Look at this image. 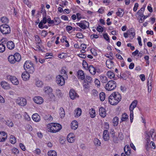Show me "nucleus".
I'll list each match as a JSON object with an SVG mask.
<instances>
[{"label": "nucleus", "instance_id": "obj_18", "mask_svg": "<svg viewBox=\"0 0 156 156\" xmlns=\"http://www.w3.org/2000/svg\"><path fill=\"white\" fill-rule=\"evenodd\" d=\"M126 146L124 148V151L125 152V154L124 153H122L121 154V156H126L125 154L127 155H129L130 154V150L129 149V148L128 146H127V148H126Z\"/></svg>", "mask_w": 156, "mask_h": 156}, {"label": "nucleus", "instance_id": "obj_61", "mask_svg": "<svg viewBox=\"0 0 156 156\" xmlns=\"http://www.w3.org/2000/svg\"><path fill=\"white\" fill-rule=\"evenodd\" d=\"M47 33L46 31L43 30L41 32V35L42 36L45 37L47 35Z\"/></svg>", "mask_w": 156, "mask_h": 156}, {"label": "nucleus", "instance_id": "obj_1", "mask_svg": "<svg viewBox=\"0 0 156 156\" xmlns=\"http://www.w3.org/2000/svg\"><path fill=\"white\" fill-rule=\"evenodd\" d=\"M108 102L112 105L118 104L121 99V96L118 92L112 93L108 97Z\"/></svg>", "mask_w": 156, "mask_h": 156}, {"label": "nucleus", "instance_id": "obj_30", "mask_svg": "<svg viewBox=\"0 0 156 156\" xmlns=\"http://www.w3.org/2000/svg\"><path fill=\"white\" fill-rule=\"evenodd\" d=\"M14 56V58L15 59V61L16 62H19V61L21 59V56L18 53H15L14 55H13Z\"/></svg>", "mask_w": 156, "mask_h": 156}, {"label": "nucleus", "instance_id": "obj_38", "mask_svg": "<svg viewBox=\"0 0 156 156\" xmlns=\"http://www.w3.org/2000/svg\"><path fill=\"white\" fill-rule=\"evenodd\" d=\"M48 155L49 156H57V154L56 151L51 150L48 152Z\"/></svg>", "mask_w": 156, "mask_h": 156}, {"label": "nucleus", "instance_id": "obj_62", "mask_svg": "<svg viewBox=\"0 0 156 156\" xmlns=\"http://www.w3.org/2000/svg\"><path fill=\"white\" fill-rule=\"evenodd\" d=\"M138 3H137L135 4V5L133 9V10L134 11L136 12L137 10L138 7Z\"/></svg>", "mask_w": 156, "mask_h": 156}, {"label": "nucleus", "instance_id": "obj_16", "mask_svg": "<svg viewBox=\"0 0 156 156\" xmlns=\"http://www.w3.org/2000/svg\"><path fill=\"white\" fill-rule=\"evenodd\" d=\"M107 67L109 69H111L114 66V63L110 60H107L106 62Z\"/></svg>", "mask_w": 156, "mask_h": 156}, {"label": "nucleus", "instance_id": "obj_56", "mask_svg": "<svg viewBox=\"0 0 156 156\" xmlns=\"http://www.w3.org/2000/svg\"><path fill=\"white\" fill-rule=\"evenodd\" d=\"M76 37L79 38H83V35L81 33H78L76 34Z\"/></svg>", "mask_w": 156, "mask_h": 156}, {"label": "nucleus", "instance_id": "obj_14", "mask_svg": "<svg viewBox=\"0 0 156 156\" xmlns=\"http://www.w3.org/2000/svg\"><path fill=\"white\" fill-rule=\"evenodd\" d=\"M99 114L102 117H105L106 116V112L105 109L103 107L100 108L99 109Z\"/></svg>", "mask_w": 156, "mask_h": 156}, {"label": "nucleus", "instance_id": "obj_2", "mask_svg": "<svg viewBox=\"0 0 156 156\" xmlns=\"http://www.w3.org/2000/svg\"><path fill=\"white\" fill-rule=\"evenodd\" d=\"M23 67L26 71L30 73H33L35 70L34 64L30 61H26Z\"/></svg>", "mask_w": 156, "mask_h": 156}, {"label": "nucleus", "instance_id": "obj_5", "mask_svg": "<svg viewBox=\"0 0 156 156\" xmlns=\"http://www.w3.org/2000/svg\"><path fill=\"white\" fill-rule=\"evenodd\" d=\"M137 101L136 100L134 101L130 104L129 106V111H130V122H132L133 121V110L136 106Z\"/></svg>", "mask_w": 156, "mask_h": 156}, {"label": "nucleus", "instance_id": "obj_60", "mask_svg": "<svg viewBox=\"0 0 156 156\" xmlns=\"http://www.w3.org/2000/svg\"><path fill=\"white\" fill-rule=\"evenodd\" d=\"M12 151L13 153L16 154H18L19 153V150L16 148H13L12 150Z\"/></svg>", "mask_w": 156, "mask_h": 156}, {"label": "nucleus", "instance_id": "obj_31", "mask_svg": "<svg viewBox=\"0 0 156 156\" xmlns=\"http://www.w3.org/2000/svg\"><path fill=\"white\" fill-rule=\"evenodd\" d=\"M8 59L9 61L11 63L14 64L16 62L14 56L13 55H9L8 58Z\"/></svg>", "mask_w": 156, "mask_h": 156}, {"label": "nucleus", "instance_id": "obj_24", "mask_svg": "<svg viewBox=\"0 0 156 156\" xmlns=\"http://www.w3.org/2000/svg\"><path fill=\"white\" fill-rule=\"evenodd\" d=\"M1 85L2 87L5 89H9L10 88V87L9 84L6 82L2 81L1 83Z\"/></svg>", "mask_w": 156, "mask_h": 156}, {"label": "nucleus", "instance_id": "obj_7", "mask_svg": "<svg viewBox=\"0 0 156 156\" xmlns=\"http://www.w3.org/2000/svg\"><path fill=\"white\" fill-rule=\"evenodd\" d=\"M63 76H64V75L62 76L59 75L56 77L57 83L61 86L64 85L65 83L64 78Z\"/></svg>", "mask_w": 156, "mask_h": 156}, {"label": "nucleus", "instance_id": "obj_41", "mask_svg": "<svg viewBox=\"0 0 156 156\" xmlns=\"http://www.w3.org/2000/svg\"><path fill=\"white\" fill-rule=\"evenodd\" d=\"M119 119L118 117H115L112 120L114 126H117L118 125Z\"/></svg>", "mask_w": 156, "mask_h": 156}, {"label": "nucleus", "instance_id": "obj_3", "mask_svg": "<svg viewBox=\"0 0 156 156\" xmlns=\"http://www.w3.org/2000/svg\"><path fill=\"white\" fill-rule=\"evenodd\" d=\"M50 129H48V131L53 133H55L62 128V126L58 123H52L50 125Z\"/></svg>", "mask_w": 156, "mask_h": 156}, {"label": "nucleus", "instance_id": "obj_48", "mask_svg": "<svg viewBox=\"0 0 156 156\" xmlns=\"http://www.w3.org/2000/svg\"><path fill=\"white\" fill-rule=\"evenodd\" d=\"M101 80L102 83H106L108 81L107 77L105 76H102L101 77Z\"/></svg>", "mask_w": 156, "mask_h": 156}, {"label": "nucleus", "instance_id": "obj_15", "mask_svg": "<svg viewBox=\"0 0 156 156\" xmlns=\"http://www.w3.org/2000/svg\"><path fill=\"white\" fill-rule=\"evenodd\" d=\"M6 134L4 132L0 133V141L3 142L6 139Z\"/></svg>", "mask_w": 156, "mask_h": 156}, {"label": "nucleus", "instance_id": "obj_49", "mask_svg": "<svg viewBox=\"0 0 156 156\" xmlns=\"http://www.w3.org/2000/svg\"><path fill=\"white\" fill-rule=\"evenodd\" d=\"M5 50V46L2 44H0V52H3Z\"/></svg>", "mask_w": 156, "mask_h": 156}, {"label": "nucleus", "instance_id": "obj_58", "mask_svg": "<svg viewBox=\"0 0 156 156\" xmlns=\"http://www.w3.org/2000/svg\"><path fill=\"white\" fill-rule=\"evenodd\" d=\"M103 37H104V38L107 41H108V42H109L110 39H109V37L108 36L107 33H105V34H104Z\"/></svg>", "mask_w": 156, "mask_h": 156}, {"label": "nucleus", "instance_id": "obj_36", "mask_svg": "<svg viewBox=\"0 0 156 156\" xmlns=\"http://www.w3.org/2000/svg\"><path fill=\"white\" fill-rule=\"evenodd\" d=\"M90 117L92 118H94L95 116V112L94 109L92 108L90 110Z\"/></svg>", "mask_w": 156, "mask_h": 156}, {"label": "nucleus", "instance_id": "obj_8", "mask_svg": "<svg viewBox=\"0 0 156 156\" xmlns=\"http://www.w3.org/2000/svg\"><path fill=\"white\" fill-rule=\"evenodd\" d=\"M76 24L84 30L89 27V23L85 20L81 21L80 23H76Z\"/></svg>", "mask_w": 156, "mask_h": 156}, {"label": "nucleus", "instance_id": "obj_19", "mask_svg": "<svg viewBox=\"0 0 156 156\" xmlns=\"http://www.w3.org/2000/svg\"><path fill=\"white\" fill-rule=\"evenodd\" d=\"M29 73H30L28 72H24L23 73L21 76L23 79L25 81L27 80H28L30 76Z\"/></svg>", "mask_w": 156, "mask_h": 156}, {"label": "nucleus", "instance_id": "obj_28", "mask_svg": "<svg viewBox=\"0 0 156 156\" xmlns=\"http://www.w3.org/2000/svg\"><path fill=\"white\" fill-rule=\"evenodd\" d=\"M81 109L78 108L75 110L74 114L76 115V116L78 117L81 114Z\"/></svg>", "mask_w": 156, "mask_h": 156}, {"label": "nucleus", "instance_id": "obj_4", "mask_svg": "<svg viewBox=\"0 0 156 156\" xmlns=\"http://www.w3.org/2000/svg\"><path fill=\"white\" fill-rule=\"evenodd\" d=\"M116 83L113 80H110L106 84L105 89L108 91H111L115 89L116 87Z\"/></svg>", "mask_w": 156, "mask_h": 156}, {"label": "nucleus", "instance_id": "obj_32", "mask_svg": "<svg viewBox=\"0 0 156 156\" xmlns=\"http://www.w3.org/2000/svg\"><path fill=\"white\" fill-rule=\"evenodd\" d=\"M44 91L46 94H49L52 92V90L51 87L48 86L45 87Z\"/></svg>", "mask_w": 156, "mask_h": 156}, {"label": "nucleus", "instance_id": "obj_23", "mask_svg": "<svg viewBox=\"0 0 156 156\" xmlns=\"http://www.w3.org/2000/svg\"><path fill=\"white\" fill-rule=\"evenodd\" d=\"M145 134V140L146 141L147 145L148 146L149 145L150 141V136L149 135V133L147 131H146Z\"/></svg>", "mask_w": 156, "mask_h": 156}, {"label": "nucleus", "instance_id": "obj_50", "mask_svg": "<svg viewBox=\"0 0 156 156\" xmlns=\"http://www.w3.org/2000/svg\"><path fill=\"white\" fill-rule=\"evenodd\" d=\"M61 74L62 75H64V76L65 78H68V76L67 75V72L66 70L63 68H62L61 70Z\"/></svg>", "mask_w": 156, "mask_h": 156}, {"label": "nucleus", "instance_id": "obj_12", "mask_svg": "<svg viewBox=\"0 0 156 156\" xmlns=\"http://www.w3.org/2000/svg\"><path fill=\"white\" fill-rule=\"evenodd\" d=\"M33 101L36 103L38 104H41L44 101L43 98L40 97H35L33 98Z\"/></svg>", "mask_w": 156, "mask_h": 156}, {"label": "nucleus", "instance_id": "obj_46", "mask_svg": "<svg viewBox=\"0 0 156 156\" xmlns=\"http://www.w3.org/2000/svg\"><path fill=\"white\" fill-rule=\"evenodd\" d=\"M35 40L38 44H40L42 43L40 37L38 35L35 36Z\"/></svg>", "mask_w": 156, "mask_h": 156}, {"label": "nucleus", "instance_id": "obj_39", "mask_svg": "<svg viewBox=\"0 0 156 156\" xmlns=\"http://www.w3.org/2000/svg\"><path fill=\"white\" fill-rule=\"evenodd\" d=\"M107 75L108 77L111 79L115 77V75L114 73L111 71H108L107 73Z\"/></svg>", "mask_w": 156, "mask_h": 156}, {"label": "nucleus", "instance_id": "obj_34", "mask_svg": "<svg viewBox=\"0 0 156 156\" xmlns=\"http://www.w3.org/2000/svg\"><path fill=\"white\" fill-rule=\"evenodd\" d=\"M84 81H86L89 83L91 84V83L93 81L92 78L89 76H86L85 78L84 79Z\"/></svg>", "mask_w": 156, "mask_h": 156}, {"label": "nucleus", "instance_id": "obj_54", "mask_svg": "<svg viewBox=\"0 0 156 156\" xmlns=\"http://www.w3.org/2000/svg\"><path fill=\"white\" fill-rule=\"evenodd\" d=\"M66 56V55L65 53H62L61 54H59L58 55V57L60 58H63Z\"/></svg>", "mask_w": 156, "mask_h": 156}, {"label": "nucleus", "instance_id": "obj_22", "mask_svg": "<svg viewBox=\"0 0 156 156\" xmlns=\"http://www.w3.org/2000/svg\"><path fill=\"white\" fill-rule=\"evenodd\" d=\"M32 119L36 122H38L40 120V117L37 113L34 114L32 116Z\"/></svg>", "mask_w": 156, "mask_h": 156}, {"label": "nucleus", "instance_id": "obj_26", "mask_svg": "<svg viewBox=\"0 0 156 156\" xmlns=\"http://www.w3.org/2000/svg\"><path fill=\"white\" fill-rule=\"evenodd\" d=\"M78 127V123L76 121L74 120L72 122L71 128L72 129L75 130L77 129Z\"/></svg>", "mask_w": 156, "mask_h": 156}, {"label": "nucleus", "instance_id": "obj_6", "mask_svg": "<svg viewBox=\"0 0 156 156\" xmlns=\"http://www.w3.org/2000/svg\"><path fill=\"white\" fill-rule=\"evenodd\" d=\"M0 31L3 34H7L10 33L11 30L8 25L4 24L0 26Z\"/></svg>", "mask_w": 156, "mask_h": 156}, {"label": "nucleus", "instance_id": "obj_52", "mask_svg": "<svg viewBox=\"0 0 156 156\" xmlns=\"http://www.w3.org/2000/svg\"><path fill=\"white\" fill-rule=\"evenodd\" d=\"M92 95L94 97H96L98 96V92L97 90L93 89L92 90Z\"/></svg>", "mask_w": 156, "mask_h": 156}, {"label": "nucleus", "instance_id": "obj_42", "mask_svg": "<svg viewBox=\"0 0 156 156\" xmlns=\"http://www.w3.org/2000/svg\"><path fill=\"white\" fill-rule=\"evenodd\" d=\"M128 115L126 113H124L122 115V117L121 118V120L122 121H124L126 120L128 118Z\"/></svg>", "mask_w": 156, "mask_h": 156}, {"label": "nucleus", "instance_id": "obj_63", "mask_svg": "<svg viewBox=\"0 0 156 156\" xmlns=\"http://www.w3.org/2000/svg\"><path fill=\"white\" fill-rule=\"evenodd\" d=\"M47 22L48 23L50 24H53L54 23V22L53 20H51L50 18H49L47 19Z\"/></svg>", "mask_w": 156, "mask_h": 156}, {"label": "nucleus", "instance_id": "obj_11", "mask_svg": "<svg viewBox=\"0 0 156 156\" xmlns=\"http://www.w3.org/2000/svg\"><path fill=\"white\" fill-rule=\"evenodd\" d=\"M69 95L70 98L72 100H74L79 97L77 93L73 89L70 90Z\"/></svg>", "mask_w": 156, "mask_h": 156}, {"label": "nucleus", "instance_id": "obj_21", "mask_svg": "<svg viewBox=\"0 0 156 156\" xmlns=\"http://www.w3.org/2000/svg\"><path fill=\"white\" fill-rule=\"evenodd\" d=\"M90 73L92 75H94L96 73V70L95 68L92 66L90 65L87 68Z\"/></svg>", "mask_w": 156, "mask_h": 156}, {"label": "nucleus", "instance_id": "obj_17", "mask_svg": "<svg viewBox=\"0 0 156 156\" xmlns=\"http://www.w3.org/2000/svg\"><path fill=\"white\" fill-rule=\"evenodd\" d=\"M103 138L104 140L108 141L109 139V135L108 133V131L105 130L104 131L103 133Z\"/></svg>", "mask_w": 156, "mask_h": 156}, {"label": "nucleus", "instance_id": "obj_35", "mask_svg": "<svg viewBox=\"0 0 156 156\" xmlns=\"http://www.w3.org/2000/svg\"><path fill=\"white\" fill-rule=\"evenodd\" d=\"M10 143L12 144H15L16 142V138L13 135H11L10 136Z\"/></svg>", "mask_w": 156, "mask_h": 156}, {"label": "nucleus", "instance_id": "obj_59", "mask_svg": "<svg viewBox=\"0 0 156 156\" xmlns=\"http://www.w3.org/2000/svg\"><path fill=\"white\" fill-rule=\"evenodd\" d=\"M99 32H102L103 31V29L101 26H99L96 29Z\"/></svg>", "mask_w": 156, "mask_h": 156}, {"label": "nucleus", "instance_id": "obj_20", "mask_svg": "<svg viewBox=\"0 0 156 156\" xmlns=\"http://www.w3.org/2000/svg\"><path fill=\"white\" fill-rule=\"evenodd\" d=\"M7 46L8 49H13L15 47L14 43L12 41H9L7 43Z\"/></svg>", "mask_w": 156, "mask_h": 156}, {"label": "nucleus", "instance_id": "obj_33", "mask_svg": "<svg viewBox=\"0 0 156 156\" xmlns=\"http://www.w3.org/2000/svg\"><path fill=\"white\" fill-rule=\"evenodd\" d=\"M124 10L121 9H119L118 12H116V15L120 17H122L124 15V13L122 12Z\"/></svg>", "mask_w": 156, "mask_h": 156}, {"label": "nucleus", "instance_id": "obj_10", "mask_svg": "<svg viewBox=\"0 0 156 156\" xmlns=\"http://www.w3.org/2000/svg\"><path fill=\"white\" fill-rule=\"evenodd\" d=\"M16 102L19 105L24 106L26 105L27 101L25 98H18L16 100Z\"/></svg>", "mask_w": 156, "mask_h": 156}, {"label": "nucleus", "instance_id": "obj_25", "mask_svg": "<svg viewBox=\"0 0 156 156\" xmlns=\"http://www.w3.org/2000/svg\"><path fill=\"white\" fill-rule=\"evenodd\" d=\"M127 34L128 35V37L130 39H132L135 37V32H132V30H130L127 31Z\"/></svg>", "mask_w": 156, "mask_h": 156}, {"label": "nucleus", "instance_id": "obj_55", "mask_svg": "<svg viewBox=\"0 0 156 156\" xmlns=\"http://www.w3.org/2000/svg\"><path fill=\"white\" fill-rule=\"evenodd\" d=\"M112 141L115 143H118L119 139L118 138L115 136L112 137Z\"/></svg>", "mask_w": 156, "mask_h": 156}, {"label": "nucleus", "instance_id": "obj_53", "mask_svg": "<svg viewBox=\"0 0 156 156\" xmlns=\"http://www.w3.org/2000/svg\"><path fill=\"white\" fill-rule=\"evenodd\" d=\"M6 124L10 127H12L13 126V122H12V121L10 120H7L6 122Z\"/></svg>", "mask_w": 156, "mask_h": 156}, {"label": "nucleus", "instance_id": "obj_27", "mask_svg": "<svg viewBox=\"0 0 156 156\" xmlns=\"http://www.w3.org/2000/svg\"><path fill=\"white\" fill-rule=\"evenodd\" d=\"M148 132L149 133L150 136H151L153 140H154L156 136V133H155V130L153 129H151L150 132Z\"/></svg>", "mask_w": 156, "mask_h": 156}, {"label": "nucleus", "instance_id": "obj_13", "mask_svg": "<svg viewBox=\"0 0 156 156\" xmlns=\"http://www.w3.org/2000/svg\"><path fill=\"white\" fill-rule=\"evenodd\" d=\"M77 77L79 79L82 80H84L85 78L84 73L81 70H79L77 72Z\"/></svg>", "mask_w": 156, "mask_h": 156}, {"label": "nucleus", "instance_id": "obj_57", "mask_svg": "<svg viewBox=\"0 0 156 156\" xmlns=\"http://www.w3.org/2000/svg\"><path fill=\"white\" fill-rule=\"evenodd\" d=\"M94 143L95 145L100 146L101 144L100 141L98 139H96L94 140Z\"/></svg>", "mask_w": 156, "mask_h": 156}, {"label": "nucleus", "instance_id": "obj_45", "mask_svg": "<svg viewBox=\"0 0 156 156\" xmlns=\"http://www.w3.org/2000/svg\"><path fill=\"white\" fill-rule=\"evenodd\" d=\"M54 24L55 25H57L59 24L61 22V20L60 18L58 17L54 18Z\"/></svg>", "mask_w": 156, "mask_h": 156}, {"label": "nucleus", "instance_id": "obj_9", "mask_svg": "<svg viewBox=\"0 0 156 156\" xmlns=\"http://www.w3.org/2000/svg\"><path fill=\"white\" fill-rule=\"evenodd\" d=\"M7 79L9 80L13 84L15 85H18L19 84L17 78L13 76L8 75L7 76Z\"/></svg>", "mask_w": 156, "mask_h": 156}, {"label": "nucleus", "instance_id": "obj_40", "mask_svg": "<svg viewBox=\"0 0 156 156\" xmlns=\"http://www.w3.org/2000/svg\"><path fill=\"white\" fill-rule=\"evenodd\" d=\"M60 115L61 118H62L64 117L65 115V111L63 108L61 107L60 108Z\"/></svg>", "mask_w": 156, "mask_h": 156}, {"label": "nucleus", "instance_id": "obj_29", "mask_svg": "<svg viewBox=\"0 0 156 156\" xmlns=\"http://www.w3.org/2000/svg\"><path fill=\"white\" fill-rule=\"evenodd\" d=\"M67 140L69 143H73L74 140V137L72 136V134H69L67 137Z\"/></svg>", "mask_w": 156, "mask_h": 156}, {"label": "nucleus", "instance_id": "obj_51", "mask_svg": "<svg viewBox=\"0 0 156 156\" xmlns=\"http://www.w3.org/2000/svg\"><path fill=\"white\" fill-rule=\"evenodd\" d=\"M36 85L37 87H40L43 85V83L40 80H37L36 82Z\"/></svg>", "mask_w": 156, "mask_h": 156}, {"label": "nucleus", "instance_id": "obj_37", "mask_svg": "<svg viewBox=\"0 0 156 156\" xmlns=\"http://www.w3.org/2000/svg\"><path fill=\"white\" fill-rule=\"evenodd\" d=\"M1 22L5 24H7L9 23V20L8 19L5 17H2L1 19Z\"/></svg>", "mask_w": 156, "mask_h": 156}, {"label": "nucleus", "instance_id": "obj_47", "mask_svg": "<svg viewBox=\"0 0 156 156\" xmlns=\"http://www.w3.org/2000/svg\"><path fill=\"white\" fill-rule=\"evenodd\" d=\"M90 85L91 84L89 83L84 81L83 84V87L85 89H88Z\"/></svg>", "mask_w": 156, "mask_h": 156}, {"label": "nucleus", "instance_id": "obj_44", "mask_svg": "<svg viewBox=\"0 0 156 156\" xmlns=\"http://www.w3.org/2000/svg\"><path fill=\"white\" fill-rule=\"evenodd\" d=\"M99 97L101 101H104L105 98V94L103 92H101L99 94Z\"/></svg>", "mask_w": 156, "mask_h": 156}, {"label": "nucleus", "instance_id": "obj_43", "mask_svg": "<svg viewBox=\"0 0 156 156\" xmlns=\"http://www.w3.org/2000/svg\"><path fill=\"white\" fill-rule=\"evenodd\" d=\"M56 95L58 97H61L62 96V94L60 90L59 89H57L56 90Z\"/></svg>", "mask_w": 156, "mask_h": 156}, {"label": "nucleus", "instance_id": "obj_64", "mask_svg": "<svg viewBox=\"0 0 156 156\" xmlns=\"http://www.w3.org/2000/svg\"><path fill=\"white\" fill-rule=\"evenodd\" d=\"M140 77L142 81H144L145 80V76L144 74H141L140 76Z\"/></svg>", "mask_w": 156, "mask_h": 156}]
</instances>
